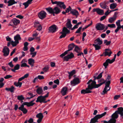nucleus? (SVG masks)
<instances>
[{
    "instance_id": "nucleus-27",
    "label": "nucleus",
    "mask_w": 123,
    "mask_h": 123,
    "mask_svg": "<svg viewBox=\"0 0 123 123\" xmlns=\"http://www.w3.org/2000/svg\"><path fill=\"white\" fill-rule=\"evenodd\" d=\"M99 4L101 7L102 8L105 9L107 8V7H108V9H109L108 7L106 5L105 2H104L100 3Z\"/></svg>"
},
{
    "instance_id": "nucleus-17",
    "label": "nucleus",
    "mask_w": 123,
    "mask_h": 123,
    "mask_svg": "<svg viewBox=\"0 0 123 123\" xmlns=\"http://www.w3.org/2000/svg\"><path fill=\"white\" fill-rule=\"evenodd\" d=\"M14 39L15 41L17 43H19V40H21V38L20 37V35L19 34H17L16 36H14Z\"/></svg>"
},
{
    "instance_id": "nucleus-64",
    "label": "nucleus",
    "mask_w": 123,
    "mask_h": 123,
    "mask_svg": "<svg viewBox=\"0 0 123 123\" xmlns=\"http://www.w3.org/2000/svg\"><path fill=\"white\" fill-rule=\"evenodd\" d=\"M8 64L10 66L11 68H13L14 66V65L12 64V62H11L9 63Z\"/></svg>"
},
{
    "instance_id": "nucleus-38",
    "label": "nucleus",
    "mask_w": 123,
    "mask_h": 123,
    "mask_svg": "<svg viewBox=\"0 0 123 123\" xmlns=\"http://www.w3.org/2000/svg\"><path fill=\"white\" fill-rule=\"evenodd\" d=\"M36 117L39 118H41L43 119V116L42 114L41 113H40L37 114L36 116Z\"/></svg>"
},
{
    "instance_id": "nucleus-37",
    "label": "nucleus",
    "mask_w": 123,
    "mask_h": 123,
    "mask_svg": "<svg viewBox=\"0 0 123 123\" xmlns=\"http://www.w3.org/2000/svg\"><path fill=\"white\" fill-rule=\"evenodd\" d=\"M28 62L29 64L31 65H32V64H33L34 63V60L32 58L29 59L28 60Z\"/></svg>"
},
{
    "instance_id": "nucleus-52",
    "label": "nucleus",
    "mask_w": 123,
    "mask_h": 123,
    "mask_svg": "<svg viewBox=\"0 0 123 123\" xmlns=\"http://www.w3.org/2000/svg\"><path fill=\"white\" fill-rule=\"evenodd\" d=\"M68 52L67 50L65 51L62 54L60 55V56L62 57L67 54L68 53Z\"/></svg>"
},
{
    "instance_id": "nucleus-16",
    "label": "nucleus",
    "mask_w": 123,
    "mask_h": 123,
    "mask_svg": "<svg viewBox=\"0 0 123 123\" xmlns=\"http://www.w3.org/2000/svg\"><path fill=\"white\" fill-rule=\"evenodd\" d=\"M109 63L111 64L112 63L111 61V60L108 59L106 60L105 62L103 64V65L105 67V68L106 69L107 68V66H108L109 65Z\"/></svg>"
},
{
    "instance_id": "nucleus-39",
    "label": "nucleus",
    "mask_w": 123,
    "mask_h": 123,
    "mask_svg": "<svg viewBox=\"0 0 123 123\" xmlns=\"http://www.w3.org/2000/svg\"><path fill=\"white\" fill-rule=\"evenodd\" d=\"M92 45L95 48V50H98L101 49V46L98 45L93 44Z\"/></svg>"
},
{
    "instance_id": "nucleus-4",
    "label": "nucleus",
    "mask_w": 123,
    "mask_h": 123,
    "mask_svg": "<svg viewBox=\"0 0 123 123\" xmlns=\"http://www.w3.org/2000/svg\"><path fill=\"white\" fill-rule=\"evenodd\" d=\"M93 88H94L91 83V84H89L88 85V87L86 88V89H83L81 90V94H83L91 93L92 91L90 90H92Z\"/></svg>"
},
{
    "instance_id": "nucleus-7",
    "label": "nucleus",
    "mask_w": 123,
    "mask_h": 123,
    "mask_svg": "<svg viewBox=\"0 0 123 123\" xmlns=\"http://www.w3.org/2000/svg\"><path fill=\"white\" fill-rule=\"evenodd\" d=\"M80 83L79 79L77 78H74L73 80L71 81L70 82L71 85L73 86L78 84Z\"/></svg>"
},
{
    "instance_id": "nucleus-53",
    "label": "nucleus",
    "mask_w": 123,
    "mask_h": 123,
    "mask_svg": "<svg viewBox=\"0 0 123 123\" xmlns=\"http://www.w3.org/2000/svg\"><path fill=\"white\" fill-rule=\"evenodd\" d=\"M108 26L111 28H114L115 27V24H108Z\"/></svg>"
},
{
    "instance_id": "nucleus-30",
    "label": "nucleus",
    "mask_w": 123,
    "mask_h": 123,
    "mask_svg": "<svg viewBox=\"0 0 123 123\" xmlns=\"http://www.w3.org/2000/svg\"><path fill=\"white\" fill-rule=\"evenodd\" d=\"M18 109L21 111L24 114H26L27 112L28 111L27 109L24 107L20 106L18 108Z\"/></svg>"
},
{
    "instance_id": "nucleus-2",
    "label": "nucleus",
    "mask_w": 123,
    "mask_h": 123,
    "mask_svg": "<svg viewBox=\"0 0 123 123\" xmlns=\"http://www.w3.org/2000/svg\"><path fill=\"white\" fill-rule=\"evenodd\" d=\"M106 80H105L103 78H101L100 80H99L98 81V83H100L98 84H96V82L95 81H93L92 82L91 84L92 85L94 88H98L99 87L101 86L103 84L105 83Z\"/></svg>"
},
{
    "instance_id": "nucleus-23",
    "label": "nucleus",
    "mask_w": 123,
    "mask_h": 123,
    "mask_svg": "<svg viewBox=\"0 0 123 123\" xmlns=\"http://www.w3.org/2000/svg\"><path fill=\"white\" fill-rule=\"evenodd\" d=\"M116 120L113 118H111L108 121H104V123H116Z\"/></svg>"
},
{
    "instance_id": "nucleus-29",
    "label": "nucleus",
    "mask_w": 123,
    "mask_h": 123,
    "mask_svg": "<svg viewBox=\"0 0 123 123\" xmlns=\"http://www.w3.org/2000/svg\"><path fill=\"white\" fill-rule=\"evenodd\" d=\"M15 88L13 86H12L10 88L6 87L5 88V90L8 91H10L11 92H13L14 91Z\"/></svg>"
},
{
    "instance_id": "nucleus-43",
    "label": "nucleus",
    "mask_w": 123,
    "mask_h": 123,
    "mask_svg": "<svg viewBox=\"0 0 123 123\" xmlns=\"http://www.w3.org/2000/svg\"><path fill=\"white\" fill-rule=\"evenodd\" d=\"M29 4H30L27 1L23 3V5L25 6V9H26L28 7Z\"/></svg>"
},
{
    "instance_id": "nucleus-41",
    "label": "nucleus",
    "mask_w": 123,
    "mask_h": 123,
    "mask_svg": "<svg viewBox=\"0 0 123 123\" xmlns=\"http://www.w3.org/2000/svg\"><path fill=\"white\" fill-rule=\"evenodd\" d=\"M11 43L13 47L16 46L17 45V44L18 43H16V42H15V41L14 42L13 41H11Z\"/></svg>"
},
{
    "instance_id": "nucleus-32",
    "label": "nucleus",
    "mask_w": 123,
    "mask_h": 123,
    "mask_svg": "<svg viewBox=\"0 0 123 123\" xmlns=\"http://www.w3.org/2000/svg\"><path fill=\"white\" fill-rule=\"evenodd\" d=\"M45 9L46 11L50 14L54 13L53 9L51 7H49L47 8H46Z\"/></svg>"
},
{
    "instance_id": "nucleus-56",
    "label": "nucleus",
    "mask_w": 123,
    "mask_h": 123,
    "mask_svg": "<svg viewBox=\"0 0 123 123\" xmlns=\"http://www.w3.org/2000/svg\"><path fill=\"white\" fill-rule=\"evenodd\" d=\"M37 77L38 79H39L40 80H43L44 79L43 76L42 75H39L37 76Z\"/></svg>"
},
{
    "instance_id": "nucleus-35",
    "label": "nucleus",
    "mask_w": 123,
    "mask_h": 123,
    "mask_svg": "<svg viewBox=\"0 0 123 123\" xmlns=\"http://www.w3.org/2000/svg\"><path fill=\"white\" fill-rule=\"evenodd\" d=\"M22 84V83L18 81V82H15L14 83V85L17 87L19 86V87H21Z\"/></svg>"
},
{
    "instance_id": "nucleus-47",
    "label": "nucleus",
    "mask_w": 123,
    "mask_h": 123,
    "mask_svg": "<svg viewBox=\"0 0 123 123\" xmlns=\"http://www.w3.org/2000/svg\"><path fill=\"white\" fill-rule=\"evenodd\" d=\"M68 33V32H66V33L64 34H62L59 37V38L61 39L65 37L66 36L67 34L68 33Z\"/></svg>"
},
{
    "instance_id": "nucleus-1",
    "label": "nucleus",
    "mask_w": 123,
    "mask_h": 123,
    "mask_svg": "<svg viewBox=\"0 0 123 123\" xmlns=\"http://www.w3.org/2000/svg\"><path fill=\"white\" fill-rule=\"evenodd\" d=\"M106 114V112H105L101 114H97L92 118L90 120V123H95L98 122V119L105 116Z\"/></svg>"
},
{
    "instance_id": "nucleus-54",
    "label": "nucleus",
    "mask_w": 123,
    "mask_h": 123,
    "mask_svg": "<svg viewBox=\"0 0 123 123\" xmlns=\"http://www.w3.org/2000/svg\"><path fill=\"white\" fill-rule=\"evenodd\" d=\"M37 52H31L30 54L31 55H32V57H34L36 55Z\"/></svg>"
},
{
    "instance_id": "nucleus-18",
    "label": "nucleus",
    "mask_w": 123,
    "mask_h": 123,
    "mask_svg": "<svg viewBox=\"0 0 123 123\" xmlns=\"http://www.w3.org/2000/svg\"><path fill=\"white\" fill-rule=\"evenodd\" d=\"M20 20H17L16 18H14L10 22L11 23H12L14 25H16L20 23Z\"/></svg>"
},
{
    "instance_id": "nucleus-46",
    "label": "nucleus",
    "mask_w": 123,
    "mask_h": 123,
    "mask_svg": "<svg viewBox=\"0 0 123 123\" xmlns=\"http://www.w3.org/2000/svg\"><path fill=\"white\" fill-rule=\"evenodd\" d=\"M72 8L70 6H69L68 8H67L65 10V11L67 13H68L69 11H71Z\"/></svg>"
},
{
    "instance_id": "nucleus-36",
    "label": "nucleus",
    "mask_w": 123,
    "mask_h": 123,
    "mask_svg": "<svg viewBox=\"0 0 123 123\" xmlns=\"http://www.w3.org/2000/svg\"><path fill=\"white\" fill-rule=\"evenodd\" d=\"M81 50V49L78 47L76 45L74 49V51L77 53L80 52Z\"/></svg>"
},
{
    "instance_id": "nucleus-62",
    "label": "nucleus",
    "mask_w": 123,
    "mask_h": 123,
    "mask_svg": "<svg viewBox=\"0 0 123 123\" xmlns=\"http://www.w3.org/2000/svg\"><path fill=\"white\" fill-rule=\"evenodd\" d=\"M54 82L56 84L58 85L59 84V80L57 79L56 80H55L54 81Z\"/></svg>"
},
{
    "instance_id": "nucleus-40",
    "label": "nucleus",
    "mask_w": 123,
    "mask_h": 123,
    "mask_svg": "<svg viewBox=\"0 0 123 123\" xmlns=\"http://www.w3.org/2000/svg\"><path fill=\"white\" fill-rule=\"evenodd\" d=\"M25 99L24 98L23 95H21L20 96H17V99L19 100H24Z\"/></svg>"
},
{
    "instance_id": "nucleus-44",
    "label": "nucleus",
    "mask_w": 123,
    "mask_h": 123,
    "mask_svg": "<svg viewBox=\"0 0 123 123\" xmlns=\"http://www.w3.org/2000/svg\"><path fill=\"white\" fill-rule=\"evenodd\" d=\"M111 43V41H108L107 40H104V43H106V45H108L110 44Z\"/></svg>"
},
{
    "instance_id": "nucleus-6",
    "label": "nucleus",
    "mask_w": 123,
    "mask_h": 123,
    "mask_svg": "<svg viewBox=\"0 0 123 123\" xmlns=\"http://www.w3.org/2000/svg\"><path fill=\"white\" fill-rule=\"evenodd\" d=\"M105 28L104 25L101 23H98L96 25L95 28L98 30L102 31Z\"/></svg>"
},
{
    "instance_id": "nucleus-26",
    "label": "nucleus",
    "mask_w": 123,
    "mask_h": 123,
    "mask_svg": "<svg viewBox=\"0 0 123 123\" xmlns=\"http://www.w3.org/2000/svg\"><path fill=\"white\" fill-rule=\"evenodd\" d=\"M70 13L72 14L73 15L76 16L79 14L78 12L75 10H72L70 12V13H68V14H69Z\"/></svg>"
},
{
    "instance_id": "nucleus-19",
    "label": "nucleus",
    "mask_w": 123,
    "mask_h": 123,
    "mask_svg": "<svg viewBox=\"0 0 123 123\" xmlns=\"http://www.w3.org/2000/svg\"><path fill=\"white\" fill-rule=\"evenodd\" d=\"M54 13H55L56 14H57L60 13L61 10H60L59 8L57 6H55L53 8Z\"/></svg>"
},
{
    "instance_id": "nucleus-59",
    "label": "nucleus",
    "mask_w": 123,
    "mask_h": 123,
    "mask_svg": "<svg viewBox=\"0 0 123 123\" xmlns=\"http://www.w3.org/2000/svg\"><path fill=\"white\" fill-rule=\"evenodd\" d=\"M12 77V76L10 75H8L5 76L4 78L6 79H7Z\"/></svg>"
},
{
    "instance_id": "nucleus-42",
    "label": "nucleus",
    "mask_w": 123,
    "mask_h": 123,
    "mask_svg": "<svg viewBox=\"0 0 123 123\" xmlns=\"http://www.w3.org/2000/svg\"><path fill=\"white\" fill-rule=\"evenodd\" d=\"M96 40L97 41L98 44L99 45H101L103 43V41L102 40H100L99 38H98Z\"/></svg>"
},
{
    "instance_id": "nucleus-9",
    "label": "nucleus",
    "mask_w": 123,
    "mask_h": 123,
    "mask_svg": "<svg viewBox=\"0 0 123 123\" xmlns=\"http://www.w3.org/2000/svg\"><path fill=\"white\" fill-rule=\"evenodd\" d=\"M46 13L44 11H42L38 13V15L39 18L43 19L46 17Z\"/></svg>"
},
{
    "instance_id": "nucleus-25",
    "label": "nucleus",
    "mask_w": 123,
    "mask_h": 123,
    "mask_svg": "<svg viewBox=\"0 0 123 123\" xmlns=\"http://www.w3.org/2000/svg\"><path fill=\"white\" fill-rule=\"evenodd\" d=\"M75 46V45H74V43H72L70 44L68 46V49L67 51L68 52L72 50Z\"/></svg>"
},
{
    "instance_id": "nucleus-28",
    "label": "nucleus",
    "mask_w": 123,
    "mask_h": 123,
    "mask_svg": "<svg viewBox=\"0 0 123 123\" xmlns=\"http://www.w3.org/2000/svg\"><path fill=\"white\" fill-rule=\"evenodd\" d=\"M75 73L76 72L75 70H73L70 72H68V73L69 74L68 76L69 79H71L72 76L75 74Z\"/></svg>"
},
{
    "instance_id": "nucleus-50",
    "label": "nucleus",
    "mask_w": 123,
    "mask_h": 123,
    "mask_svg": "<svg viewBox=\"0 0 123 123\" xmlns=\"http://www.w3.org/2000/svg\"><path fill=\"white\" fill-rule=\"evenodd\" d=\"M35 104V103H32L31 101L29 102H28L27 107H29L31 106H33Z\"/></svg>"
},
{
    "instance_id": "nucleus-15",
    "label": "nucleus",
    "mask_w": 123,
    "mask_h": 123,
    "mask_svg": "<svg viewBox=\"0 0 123 123\" xmlns=\"http://www.w3.org/2000/svg\"><path fill=\"white\" fill-rule=\"evenodd\" d=\"M104 53L105 56H106L107 55H108L109 56H110L112 54V52L111 51L110 49H105V51Z\"/></svg>"
},
{
    "instance_id": "nucleus-13",
    "label": "nucleus",
    "mask_w": 123,
    "mask_h": 123,
    "mask_svg": "<svg viewBox=\"0 0 123 123\" xmlns=\"http://www.w3.org/2000/svg\"><path fill=\"white\" fill-rule=\"evenodd\" d=\"M36 101L37 103L39 102L41 103H45L47 102V101H44V100L43 99L42 97V95L38 96L37 98V99Z\"/></svg>"
},
{
    "instance_id": "nucleus-12",
    "label": "nucleus",
    "mask_w": 123,
    "mask_h": 123,
    "mask_svg": "<svg viewBox=\"0 0 123 123\" xmlns=\"http://www.w3.org/2000/svg\"><path fill=\"white\" fill-rule=\"evenodd\" d=\"M74 55L72 53H71L70 54H68L64 57V60L66 61H68L69 59L73 58Z\"/></svg>"
},
{
    "instance_id": "nucleus-49",
    "label": "nucleus",
    "mask_w": 123,
    "mask_h": 123,
    "mask_svg": "<svg viewBox=\"0 0 123 123\" xmlns=\"http://www.w3.org/2000/svg\"><path fill=\"white\" fill-rule=\"evenodd\" d=\"M103 72H102L100 73L99 75H98L97 77H96L97 79L98 80L101 78L102 77V74H103Z\"/></svg>"
},
{
    "instance_id": "nucleus-31",
    "label": "nucleus",
    "mask_w": 123,
    "mask_h": 123,
    "mask_svg": "<svg viewBox=\"0 0 123 123\" xmlns=\"http://www.w3.org/2000/svg\"><path fill=\"white\" fill-rule=\"evenodd\" d=\"M43 91V90L42 88L41 87H38L36 90L37 93L39 94H42Z\"/></svg>"
},
{
    "instance_id": "nucleus-22",
    "label": "nucleus",
    "mask_w": 123,
    "mask_h": 123,
    "mask_svg": "<svg viewBox=\"0 0 123 123\" xmlns=\"http://www.w3.org/2000/svg\"><path fill=\"white\" fill-rule=\"evenodd\" d=\"M70 31L69 30H68L67 28L66 27H64L63 28L62 31L60 32V33L62 34H63L66 33V32L70 33Z\"/></svg>"
},
{
    "instance_id": "nucleus-5",
    "label": "nucleus",
    "mask_w": 123,
    "mask_h": 123,
    "mask_svg": "<svg viewBox=\"0 0 123 123\" xmlns=\"http://www.w3.org/2000/svg\"><path fill=\"white\" fill-rule=\"evenodd\" d=\"M111 83V81L108 80L107 81L105 84V86L104 90L102 92V94H105L106 93L107 91H109L110 89V87L109 89L107 90V87H109Z\"/></svg>"
},
{
    "instance_id": "nucleus-21",
    "label": "nucleus",
    "mask_w": 123,
    "mask_h": 123,
    "mask_svg": "<svg viewBox=\"0 0 123 123\" xmlns=\"http://www.w3.org/2000/svg\"><path fill=\"white\" fill-rule=\"evenodd\" d=\"M67 88L66 87H64L62 88L61 91V93L63 96L65 95L67 92Z\"/></svg>"
},
{
    "instance_id": "nucleus-58",
    "label": "nucleus",
    "mask_w": 123,
    "mask_h": 123,
    "mask_svg": "<svg viewBox=\"0 0 123 123\" xmlns=\"http://www.w3.org/2000/svg\"><path fill=\"white\" fill-rule=\"evenodd\" d=\"M120 97V95H116L114 98V100L117 99L119 98Z\"/></svg>"
},
{
    "instance_id": "nucleus-55",
    "label": "nucleus",
    "mask_w": 123,
    "mask_h": 123,
    "mask_svg": "<svg viewBox=\"0 0 123 123\" xmlns=\"http://www.w3.org/2000/svg\"><path fill=\"white\" fill-rule=\"evenodd\" d=\"M82 26L80 27L76 31L75 33H80L81 31V30L82 29Z\"/></svg>"
},
{
    "instance_id": "nucleus-60",
    "label": "nucleus",
    "mask_w": 123,
    "mask_h": 123,
    "mask_svg": "<svg viewBox=\"0 0 123 123\" xmlns=\"http://www.w3.org/2000/svg\"><path fill=\"white\" fill-rule=\"evenodd\" d=\"M49 69V68L48 67H45L43 68V70L44 71L47 72Z\"/></svg>"
},
{
    "instance_id": "nucleus-20",
    "label": "nucleus",
    "mask_w": 123,
    "mask_h": 123,
    "mask_svg": "<svg viewBox=\"0 0 123 123\" xmlns=\"http://www.w3.org/2000/svg\"><path fill=\"white\" fill-rule=\"evenodd\" d=\"M66 26L67 28L71 29L72 26V25L71 23V21L69 19L67 20V22L66 24Z\"/></svg>"
},
{
    "instance_id": "nucleus-11",
    "label": "nucleus",
    "mask_w": 123,
    "mask_h": 123,
    "mask_svg": "<svg viewBox=\"0 0 123 123\" xmlns=\"http://www.w3.org/2000/svg\"><path fill=\"white\" fill-rule=\"evenodd\" d=\"M57 26L55 25H53L49 27V31L52 33L55 32L57 29Z\"/></svg>"
},
{
    "instance_id": "nucleus-51",
    "label": "nucleus",
    "mask_w": 123,
    "mask_h": 123,
    "mask_svg": "<svg viewBox=\"0 0 123 123\" xmlns=\"http://www.w3.org/2000/svg\"><path fill=\"white\" fill-rule=\"evenodd\" d=\"M115 20L113 17H111L109 18L108 20L109 22L110 23H112Z\"/></svg>"
},
{
    "instance_id": "nucleus-14",
    "label": "nucleus",
    "mask_w": 123,
    "mask_h": 123,
    "mask_svg": "<svg viewBox=\"0 0 123 123\" xmlns=\"http://www.w3.org/2000/svg\"><path fill=\"white\" fill-rule=\"evenodd\" d=\"M57 6L60 7L61 8H62L64 9H65L66 8V6L64 4V2H62L59 1Z\"/></svg>"
},
{
    "instance_id": "nucleus-24",
    "label": "nucleus",
    "mask_w": 123,
    "mask_h": 123,
    "mask_svg": "<svg viewBox=\"0 0 123 123\" xmlns=\"http://www.w3.org/2000/svg\"><path fill=\"white\" fill-rule=\"evenodd\" d=\"M7 3H8V6H9L17 3V2L15 1L14 0H9L7 1Z\"/></svg>"
},
{
    "instance_id": "nucleus-3",
    "label": "nucleus",
    "mask_w": 123,
    "mask_h": 123,
    "mask_svg": "<svg viewBox=\"0 0 123 123\" xmlns=\"http://www.w3.org/2000/svg\"><path fill=\"white\" fill-rule=\"evenodd\" d=\"M118 114L120 115V117H122L123 116V113H122L119 108H117V110L116 111L111 115V118L116 119L118 118Z\"/></svg>"
},
{
    "instance_id": "nucleus-57",
    "label": "nucleus",
    "mask_w": 123,
    "mask_h": 123,
    "mask_svg": "<svg viewBox=\"0 0 123 123\" xmlns=\"http://www.w3.org/2000/svg\"><path fill=\"white\" fill-rule=\"evenodd\" d=\"M28 104V102H24L23 104L21 105V107H24V105H27V106Z\"/></svg>"
},
{
    "instance_id": "nucleus-33",
    "label": "nucleus",
    "mask_w": 123,
    "mask_h": 123,
    "mask_svg": "<svg viewBox=\"0 0 123 123\" xmlns=\"http://www.w3.org/2000/svg\"><path fill=\"white\" fill-rule=\"evenodd\" d=\"M20 66L18 64H17L15 66L13 69H12V71L13 72H15V70H18Z\"/></svg>"
},
{
    "instance_id": "nucleus-45",
    "label": "nucleus",
    "mask_w": 123,
    "mask_h": 123,
    "mask_svg": "<svg viewBox=\"0 0 123 123\" xmlns=\"http://www.w3.org/2000/svg\"><path fill=\"white\" fill-rule=\"evenodd\" d=\"M49 92H48L46 94V95L44 96H42V97L43 98L44 101H46L45 100H46V98L48 97L49 96Z\"/></svg>"
},
{
    "instance_id": "nucleus-34",
    "label": "nucleus",
    "mask_w": 123,
    "mask_h": 123,
    "mask_svg": "<svg viewBox=\"0 0 123 123\" xmlns=\"http://www.w3.org/2000/svg\"><path fill=\"white\" fill-rule=\"evenodd\" d=\"M117 6V4L116 3H112L110 5V8L111 9L113 10Z\"/></svg>"
},
{
    "instance_id": "nucleus-10",
    "label": "nucleus",
    "mask_w": 123,
    "mask_h": 123,
    "mask_svg": "<svg viewBox=\"0 0 123 123\" xmlns=\"http://www.w3.org/2000/svg\"><path fill=\"white\" fill-rule=\"evenodd\" d=\"M92 12H96L98 14L100 15H103L104 13L103 10L98 8L93 9L92 10Z\"/></svg>"
},
{
    "instance_id": "nucleus-61",
    "label": "nucleus",
    "mask_w": 123,
    "mask_h": 123,
    "mask_svg": "<svg viewBox=\"0 0 123 123\" xmlns=\"http://www.w3.org/2000/svg\"><path fill=\"white\" fill-rule=\"evenodd\" d=\"M50 66L52 67H54L55 66V63L54 62H51L50 63Z\"/></svg>"
},
{
    "instance_id": "nucleus-48",
    "label": "nucleus",
    "mask_w": 123,
    "mask_h": 123,
    "mask_svg": "<svg viewBox=\"0 0 123 123\" xmlns=\"http://www.w3.org/2000/svg\"><path fill=\"white\" fill-rule=\"evenodd\" d=\"M36 26H37V27L36 29L37 30L40 31L42 30V26L40 25H37Z\"/></svg>"
},
{
    "instance_id": "nucleus-63",
    "label": "nucleus",
    "mask_w": 123,
    "mask_h": 123,
    "mask_svg": "<svg viewBox=\"0 0 123 123\" xmlns=\"http://www.w3.org/2000/svg\"><path fill=\"white\" fill-rule=\"evenodd\" d=\"M116 56V54H115L113 58L111 60V62L112 63H113L115 61Z\"/></svg>"
},
{
    "instance_id": "nucleus-8",
    "label": "nucleus",
    "mask_w": 123,
    "mask_h": 123,
    "mask_svg": "<svg viewBox=\"0 0 123 123\" xmlns=\"http://www.w3.org/2000/svg\"><path fill=\"white\" fill-rule=\"evenodd\" d=\"M9 52L10 50L8 47L6 46L4 47L3 49L2 52L3 53V55L4 56H7L9 54Z\"/></svg>"
}]
</instances>
